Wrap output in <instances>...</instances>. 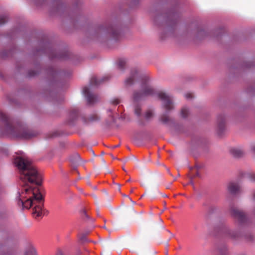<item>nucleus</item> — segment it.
I'll use <instances>...</instances> for the list:
<instances>
[{"label": "nucleus", "instance_id": "nucleus-28", "mask_svg": "<svg viewBox=\"0 0 255 255\" xmlns=\"http://www.w3.org/2000/svg\"><path fill=\"white\" fill-rule=\"evenodd\" d=\"M252 150L253 151V152L255 154V145H253L252 146Z\"/></svg>", "mask_w": 255, "mask_h": 255}, {"label": "nucleus", "instance_id": "nucleus-20", "mask_svg": "<svg viewBox=\"0 0 255 255\" xmlns=\"http://www.w3.org/2000/svg\"><path fill=\"white\" fill-rule=\"evenodd\" d=\"M99 119H100V118L97 115L94 114L89 118V119H88V121L89 122H94V121H98Z\"/></svg>", "mask_w": 255, "mask_h": 255}, {"label": "nucleus", "instance_id": "nucleus-27", "mask_svg": "<svg viewBox=\"0 0 255 255\" xmlns=\"http://www.w3.org/2000/svg\"><path fill=\"white\" fill-rule=\"evenodd\" d=\"M55 255H63V254L61 251H57Z\"/></svg>", "mask_w": 255, "mask_h": 255}, {"label": "nucleus", "instance_id": "nucleus-19", "mask_svg": "<svg viewBox=\"0 0 255 255\" xmlns=\"http://www.w3.org/2000/svg\"><path fill=\"white\" fill-rule=\"evenodd\" d=\"M78 113V112L77 109H73L70 112V116L73 119H75L77 117Z\"/></svg>", "mask_w": 255, "mask_h": 255}, {"label": "nucleus", "instance_id": "nucleus-12", "mask_svg": "<svg viewBox=\"0 0 255 255\" xmlns=\"http://www.w3.org/2000/svg\"><path fill=\"white\" fill-rule=\"evenodd\" d=\"M108 79V76L104 77L102 79L98 80L96 77H92L91 79L90 84L91 86H98L104 81Z\"/></svg>", "mask_w": 255, "mask_h": 255}, {"label": "nucleus", "instance_id": "nucleus-2", "mask_svg": "<svg viewBox=\"0 0 255 255\" xmlns=\"http://www.w3.org/2000/svg\"><path fill=\"white\" fill-rule=\"evenodd\" d=\"M140 79L141 81V91H135L133 94L134 101L137 102L144 97L153 95L154 94V89L147 83V77L144 76L139 75L138 71L134 69L131 71L130 75L125 81L127 86H130L135 80Z\"/></svg>", "mask_w": 255, "mask_h": 255}, {"label": "nucleus", "instance_id": "nucleus-7", "mask_svg": "<svg viewBox=\"0 0 255 255\" xmlns=\"http://www.w3.org/2000/svg\"><path fill=\"white\" fill-rule=\"evenodd\" d=\"M83 92L86 97L88 104H92L98 101V96L91 94L90 92V89L88 87H84Z\"/></svg>", "mask_w": 255, "mask_h": 255}, {"label": "nucleus", "instance_id": "nucleus-8", "mask_svg": "<svg viewBox=\"0 0 255 255\" xmlns=\"http://www.w3.org/2000/svg\"><path fill=\"white\" fill-rule=\"evenodd\" d=\"M218 132L221 134L225 128V117L223 115H220L217 117Z\"/></svg>", "mask_w": 255, "mask_h": 255}, {"label": "nucleus", "instance_id": "nucleus-24", "mask_svg": "<svg viewBox=\"0 0 255 255\" xmlns=\"http://www.w3.org/2000/svg\"><path fill=\"white\" fill-rule=\"evenodd\" d=\"M185 97L186 99H191L193 97V96L192 93H187L185 94Z\"/></svg>", "mask_w": 255, "mask_h": 255}, {"label": "nucleus", "instance_id": "nucleus-26", "mask_svg": "<svg viewBox=\"0 0 255 255\" xmlns=\"http://www.w3.org/2000/svg\"><path fill=\"white\" fill-rule=\"evenodd\" d=\"M80 240H81L82 242H85V241H86V237H85V236H82V237L81 238Z\"/></svg>", "mask_w": 255, "mask_h": 255}, {"label": "nucleus", "instance_id": "nucleus-5", "mask_svg": "<svg viewBox=\"0 0 255 255\" xmlns=\"http://www.w3.org/2000/svg\"><path fill=\"white\" fill-rule=\"evenodd\" d=\"M159 98L162 101L164 108L167 111H170L174 108L171 98L164 93L161 92L158 94Z\"/></svg>", "mask_w": 255, "mask_h": 255}, {"label": "nucleus", "instance_id": "nucleus-29", "mask_svg": "<svg viewBox=\"0 0 255 255\" xmlns=\"http://www.w3.org/2000/svg\"><path fill=\"white\" fill-rule=\"evenodd\" d=\"M36 74V73L34 71L30 72V76H33Z\"/></svg>", "mask_w": 255, "mask_h": 255}, {"label": "nucleus", "instance_id": "nucleus-21", "mask_svg": "<svg viewBox=\"0 0 255 255\" xmlns=\"http://www.w3.org/2000/svg\"><path fill=\"white\" fill-rule=\"evenodd\" d=\"M7 21V18L6 16H0V25H2L6 23Z\"/></svg>", "mask_w": 255, "mask_h": 255}, {"label": "nucleus", "instance_id": "nucleus-11", "mask_svg": "<svg viewBox=\"0 0 255 255\" xmlns=\"http://www.w3.org/2000/svg\"><path fill=\"white\" fill-rule=\"evenodd\" d=\"M228 190L232 194H237L240 191V186L237 183H230L228 186Z\"/></svg>", "mask_w": 255, "mask_h": 255}, {"label": "nucleus", "instance_id": "nucleus-23", "mask_svg": "<svg viewBox=\"0 0 255 255\" xmlns=\"http://www.w3.org/2000/svg\"><path fill=\"white\" fill-rule=\"evenodd\" d=\"M135 114L137 116H139L141 114V109L138 106H136L134 110Z\"/></svg>", "mask_w": 255, "mask_h": 255}, {"label": "nucleus", "instance_id": "nucleus-9", "mask_svg": "<svg viewBox=\"0 0 255 255\" xmlns=\"http://www.w3.org/2000/svg\"><path fill=\"white\" fill-rule=\"evenodd\" d=\"M222 233L225 235V236L232 239H235L238 237L239 235L238 233L234 231H231L227 227L223 228L222 229Z\"/></svg>", "mask_w": 255, "mask_h": 255}, {"label": "nucleus", "instance_id": "nucleus-14", "mask_svg": "<svg viewBox=\"0 0 255 255\" xmlns=\"http://www.w3.org/2000/svg\"><path fill=\"white\" fill-rule=\"evenodd\" d=\"M24 255H37V254L35 249L31 247L25 252Z\"/></svg>", "mask_w": 255, "mask_h": 255}, {"label": "nucleus", "instance_id": "nucleus-30", "mask_svg": "<svg viewBox=\"0 0 255 255\" xmlns=\"http://www.w3.org/2000/svg\"><path fill=\"white\" fill-rule=\"evenodd\" d=\"M119 144H118V145H115L114 146H113V148H117V147H118L119 146Z\"/></svg>", "mask_w": 255, "mask_h": 255}, {"label": "nucleus", "instance_id": "nucleus-15", "mask_svg": "<svg viewBox=\"0 0 255 255\" xmlns=\"http://www.w3.org/2000/svg\"><path fill=\"white\" fill-rule=\"evenodd\" d=\"M189 114V110L186 107H183L181 111V117L186 118L187 117L188 115Z\"/></svg>", "mask_w": 255, "mask_h": 255}, {"label": "nucleus", "instance_id": "nucleus-16", "mask_svg": "<svg viewBox=\"0 0 255 255\" xmlns=\"http://www.w3.org/2000/svg\"><path fill=\"white\" fill-rule=\"evenodd\" d=\"M126 61L124 59H120L118 62V65L120 69H123L126 65Z\"/></svg>", "mask_w": 255, "mask_h": 255}, {"label": "nucleus", "instance_id": "nucleus-17", "mask_svg": "<svg viewBox=\"0 0 255 255\" xmlns=\"http://www.w3.org/2000/svg\"><path fill=\"white\" fill-rule=\"evenodd\" d=\"M161 121L164 124H167L169 122V118L168 116L164 114L160 118Z\"/></svg>", "mask_w": 255, "mask_h": 255}, {"label": "nucleus", "instance_id": "nucleus-1", "mask_svg": "<svg viewBox=\"0 0 255 255\" xmlns=\"http://www.w3.org/2000/svg\"><path fill=\"white\" fill-rule=\"evenodd\" d=\"M14 163L19 170L21 173L20 178L24 182L18 204L21 205L22 208L26 209L35 205L32 212L33 216L35 218L41 217L44 200L40 192L41 175L27 157H17Z\"/></svg>", "mask_w": 255, "mask_h": 255}, {"label": "nucleus", "instance_id": "nucleus-32", "mask_svg": "<svg viewBox=\"0 0 255 255\" xmlns=\"http://www.w3.org/2000/svg\"><path fill=\"white\" fill-rule=\"evenodd\" d=\"M102 162H105V161L104 160V159H102Z\"/></svg>", "mask_w": 255, "mask_h": 255}, {"label": "nucleus", "instance_id": "nucleus-22", "mask_svg": "<svg viewBox=\"0 0 255 255\" xmlns=\"http://www.w3.org/2000/svg\"><path fill=\"white\" fill-rule=\"evenodd\" d=\"M120 102H121L120 99L118 98H114L113 99H112L111 101V104L114 105H117L119 104Z\"/></svg>", "mask_w": 255, "mask_h": 255}, {"label": "nucleus", "instance_id": "nucleus-6", "mask_svg": "<svg viewBox=\"0 0 255 255\" xmlns=\"http://www.w3.org/2000/svg\"><path fill=\"white\" fill-rule=\"evenodd\" d=\"M231 213L232 215L237 219L241 223H244L246 219V216L244 212L239 210L235 207H232L231 209Z\"/></svg>", "mask_w": 255, "mask_h": 255}, {"label": "nucleus", "instance_id": "nucleus-31", "mask_svg": "<svg viewBox=\"0 0 255 255\" xmlns=\"http://www.w3.org/2000/svg\"><path fill=\"white\" fill-rule=\"evenodd\" d=\"M83 212H84V214L85 215V216H87L86 212L84 211H83Z\"/></svg>", "mask_w": 255, "mask_h": 255}, {"label": "nucleus", "instance_id": "nucleus-13", "mask_svg": "<svg viewBox=\"0 0 255 255\" xmlns=\"http://www.w3.org/2000/svg\"><path fill=\"white\" fill-rule=\"evenodd\" d=\"M230 152L235 157H240L244 154L243 151L239 148H232Z\"/></svg>", "mask_w": 255, "mask_h": 255}, {"label": "nucleus", "instance_id": "nucleus-33", "mask_svg": "<svg viewBox=\"0 0 255 255\" xmlns=\"http://www.w3.org/2000/svg\"><path fill=\"white\" fill-rule=\"evenodd\" d=\"M130 181V179H129L127 181V182H129Z\"/></svg>", "mask_w": 255, "mask_h": 255}, {"label": "nucleus", "instance_id": "nucleus-25", "mask_svg": "<svg viewBox=\"0 0 255 255\" xmlns=\"http://www.w3.org/2000/svg\"><path fill=\"white\" fill-rule=\"evenodd\" d=\"M251 178H252V179L255 180V174H254L252 175ZM254 199L255 200V193L254 195Z\"/></svg>", "mask_w": 255, "mask_h": 255}, {"label": "nucleus", "instance_id": "nucleus-3", "mask_svg": "<svg viewBox=\"0 0 255 255\" xmlns=\"http://www.w3.org/2000/svg\"><path fill=\"white\" fill-rule=\"evenodd\" d=\"M0 119L5 125V133L13 137L28 139L36 136L38 133L21 125L14 126L8 117L0 111Z\"/></svg>", "mask_w": 255, "mask_h": 255}, {"label": "nucleus", "instance_id": "nucleus-10", "mask_svg": "<svg viewBox=\"0 0 255 255\" xmlns=\"http://www.w3.org/2000/svg\"><path fill=\"white\" fill-rule=\"evenodd\" d=\"M70 161L73 165L74 168H76L81 162L80 156L78 154L75 153L70 156Z\"/></svg>", "mask_w": 255, "mask_h": 255}, {"label": "nucleus", "instance_id": "nucleus-18", "mask_svg": "<svg viewBox=\"0 0 255 255\" xmlns=\"http://www.w3.org/2000/svg\"><path fill=\"white\" fill-rule=\"evenodd\" d=\"M153 116V113L152 111L150 110H149L146 111V112L145 114V118L146 120H149Z\"/></svg>", "mask_w": 255, "mask_h": 255}, {"label": "nucleus", "instance_id": "nucleus-4", "mask_svg": "<svg viewBox=\"0 0 255 255\" xmlns=\"http://www.w3.org/2000/svg\"><path fill=\"white\" fill-rule=\"evenodd\" d=\"M98 30L101 34L115 40L119 39L121 37V31L116 25H111L107 28L103 26H100Z\"/></svg>", "mask_w": 255, "mask_h": 255}]
</instances>
